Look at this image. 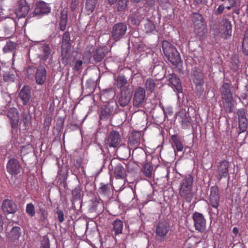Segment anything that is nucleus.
<instances>
[{"label": "nucleus", "mask_w": 248, "mask_h": 248, "mask_svg": "<svg viewBox=\"0 0 248 248\" xmlns=\"http://www.w3.org/2000/svg\"><path fill=\"white\" fill-rule=\"evenodd\" d=\"M16 46V43L11 41H9L7 43L6 46L3 47V50L5 53L8 52L9 51H12L15 49Z\"/></svg>", "instance_id": "55"}, {"label": "nucleus", "mask_w": 248, "mask_h": 248, "mask_svg": "<svg viewBox=\"0 0 248 248\" xmlns=\"http://www.w3.org/2000/svg\"><path fill=\"white\" fill-rule=\"evenodd\" d=\"M193 177L191 175L183 177L179 191L180 197L186 202H190L194 196L193 191Z\"/></svg>", "instance_id": "1"}, {"label": "nucleus", "mask_w": 248, "mask_h": 248, "mask_svg": "<svg viewBox=\"0 0 248 248\" xmlns=\"http://www.w3.org/2000/svg\"><path fill=\"white\" fill-rule=\"evenodd\" d=\"M2 72L3 78L5 82H12L15 79V76L13 73L10 71V69L7 68L5 70L0 69Z\"/></svg>", "instance_id": "33"}, {"label": "nucleus", "mask_w": 248, "mask_h": 248, "mask_svg": "<svg viewBox=\"0 0 248 248\" xmlns=\"http://www.w3.org/2000/svg\"><path fill=\"white\" fill-rule=\"evenodd\" d=\"M42 49L45 54L44 59L45 60H46L50 53V47L48 45H45L42 46Z\"/></svg>", "instance_id": "61"}, {"label": "nucleus", "mask_w": 248, "mask_h": 248, "mask_svg": "<svg viewBox=\"0 0 248 248\" xmlns=\"http://www.w3.org/2000/svg\"><path fill=\"white\" fill-rule=\"evenodd\" d=\"M248 97V83L245 86L244 92L241 94V98L243 100L246 99Z\"/></svg>", "instance_id": "64"}, {"label": "nucleus", "mask_w": 248, "mask_h": 248, "mask_svg": "<svg viewBox=\"0 0 248 248\" xmlns=\"http://www.w3.org/2000/svg\"><path fill=\"white\" fill-rule=\"evenodd\" d=\"M20 228L19 227H14L8 234V237L11 240H17L20 236Z\"/></svg>", "instance_id": "34"}, {"label": "nucleus", "mask_w": 248, "mask_h": 248, "mask_svg": "<svg viewBox=\"0 0 248 248\" xmlns=\"http://www.w3.org/2000/svg\"><path fill=\"white\" fill-rule=\"evenodd\" d=\"M92 48H90L88 52L92 54V57L94 62L97 63L101 62L107 53L106 46H98L95 50L93 49V51H91Z\"/></svg>", "instance_id": "11"}, {"label": "nucleus", "mask_w": 248, "mask_h": 248, "mask_svg": "<svg viewBox=\"0 0 248 248\" xmlns=\"http://www.w3.org/2000/svg\"><path fill=\"white\" fill-rule=\"evenodd\" d=\"M116 86L118 88H122L126 85L127 80L124 75H119L116 79Z\"/></svg>", "instance_id": "46"}, {"label": "nucleus", "mask_w": 248, "mask_h": 248, "mask_svg": "<svg viewBox=\"0 0 248 248\" xmlns=\"http://www.w3.org/2000/svg\"><path fill=\"white\" fill-rule=\"evenodd\" d=\"M128 21H129L130 23L135 26H139L141 22L140 17L137 15H131L128 17Z\"/></svg>", "instance_id": "50"}, {"label": "nucleus", "mask_w": 248, "mask_h": 248, "mask_svg": "<svg viewBox=\"0 0 248 248\" xmlns=\"http://www.w3.org/2000/svg\"><path fill=\"white\" fill-rule=\"evenodd\" d=\"M51 8L48 4L43 1L40 0L36 3V7L33 12L34 16H42L47 15L50 13Z\"/></svg>", "instance_id": "12"}, {"label": "nucleus", "mask_w": 248, "mask_h": 248, "mask_svg": "<svg viewBox=\"0 0 248 248\" xmlns=\"http://www.w3.org/2000/svg\"><path fill=\"white\" fill-rule=\"evenodd\" d=\"M145 86L147 91L152 93L155 88L156 83L154 79L149 78L146 80Z\"/></svg>", "instance_id": "45"}, {"label": "nucleus", "mask_w": 248, "mask_h": 248, "mask_svg": "<svg viewBox=\"0 0 248 248\" xmlns=\"http://www.w3.org/2000/svg\"><path fill=\"white\" fill-rule=\"evenodd\" d=\"M35 75L36 83L39 85L43 84L46 80V71L43 65H39L37 67Z\"/></svg>", "instance_id": "22"}, {"label": "nucleus", "mask_w": 248, "mask_h": 248, "mask_svg": "<svg viewBox=\"0 0 248 248\" xmlns=\"http://www.w3.org/2000/svg\"><path fill=\"white\" fill-rule=\"evenodd\" d=\"M239 122V134L246 131L248 125V120L247 117L238 119Z\"/></svg>", "instance_id": "48"}, {"label": "nucleus", "mask_w": 248, "mask_h": 248, "mask_svg": "<svg viewBox=\"0 0 248 248\" xmlns=\"http://www.w3.org/2000/svg\"><path fill=\"white\" fill-rule=\"evenodd\" d=\"M229 164V162L224 160L220 162L217 167V172L218 174V180H220L223 177H226L228 175Z\"/></svg>", "instance_id": "23"}, {"label": "nucleus", "mask_w": 248, "mask_h": 248, "mask_svg": "<svg viewBox=\"0 0 248 248\" xmlns=\"http://www.w3.org/2000/svg\"><path fill=\"white\" fill-rule=\"evenodd\" d=\"M140 134L139 132L132 133L129 138V142L131 146H137L140 141Z\"/></svg>", "instance_id": "36"}, {"label": "nucleus", "mask_w": 248, "mask_h": 248, "mask_svg": "<svg viewBox=\"0 0 248 248\" xmlns=\"http://www.w3.org/2000/svg\"><path fill=\"white\" fill-rule=\"evenodd\" d=\"M18 96L22 100L23 105H27L31 98V92L30 87L24 86L21 90Z\"/></svg>", "instance_id": "24"}, {"label": "nucleus", "mask_w": 248, "mask_h": 248, "mask_svg": "<svg viewBox=\"0 0 248 248\" xmlns=\"http://www.w3.org/2000/svg\"><path fill=\"white\" fill-rule=\"evenodd\" d=\"M152 73L155 76L157 77L160 79L163 78L166 73L164 63L161 62L158 64L155 65L153 69Z\"/></svg>", "instance_id": "26"}, {"label": "nucleus", "mask_w": 248, "mask_h": 248, "mask_svg": "<svg viewBox=\"0 0 248 248\" xmlns=\"http://www.w3.org/2000/svg\"><path fill=\"white\" fill-rule=\"evenodd\" d=\"M162 47L165 56L172 64H177L180 61L179 53L171 43L164 40L162 42Z\"/></svg>", "instance_id": "2"}, {"label": "nucleus", "mask_w": 248, "mask_h": 248, "mask_svg": "<svg viewBox=\"0 0 248 248\" xmlns=\"http://www.w3.org/2000/svg\"><path fill=\"white\" fill-rule=\"evenodd\" d=\"M161 7L164 9L170 8L171 4L169 0H157Z\"/></svg>", "instance_id": "60"}, {"label": "nucleus", "mask_w": 248, "mask_h": 248, "mask_svg": "<svg viewBox=\"0 0 248 248\" xmlns=\"http://www.w3.org/2000/svg\"><path fill=\"white\" fill-rule=\"evenodd\" d=\"M203 82L195 84V91L197 95L200 97L202 94L204 89L203 88Z\"/></svg>", "instance_id": "58"}, {"label": "nucleus", "mask_w": 248, "mask_h": 248, "mask_svg": "<svg viewBox=\"0 0 248 248\" xmlns=\"http://www.w3.org/2000/svg\"><path fill=\"white\" fill-rule=\"evenodd\" d=\"M145 151L141 148H135L133 151L132 157H134L138 162L143 161L146 157Z\"/></svg>", "instance_id": "30"}, {"label": "nucleus", "mask_w": 248, "mask_h": 248, "mask_svg": "<svg viewBox=\"0 0 248 248\" xmlns=\"http://www.w3.org/2000/svg\"><path fill=\"white\" fill-rule=\"evenodd\" d=\"M178 116L181 118V123L183 128H186L189 126V119L187 117L186 112L180 111L178 113Z\"/></svg>", "instance_id": "43"}, {"label": "nucleus", "mask_w": 248, "mask_h": 248, "mask_svg": "<svg viewBox=\"0 0 248 248\" xmlns=\"http://www.w3.org/2000/svg\"><path fill=\"white\" fill-rule=\"evenodd\" d=\"M62 43H70V35L69 31H65L62 35Z\"/></svg>", "instance_id": "62"}, {"label": "nucleus", "mask_w": 248, "mask_h": 248, "mask_svg": "<svg viewBox=\"0 0 248 248\" xmlns=\"http://www.w3.org/2000/svg\"><path fill=\"white\" fill-rule=\"evenodd\" d=\"M168 80L179 93L182 92L183 89L180 79L175 74H170Z\"/></svg>", "instance_id": "29"}, {"label": "nucleus", "mask_w": 248, "mask_h": 248, "mask_svg": "<svg viewBox=\"0 0 248 248\" xmlns=\"http://www.w3.org/2000/svg\"><path fill=\"white\" fill-rule=\"evenodd\" d=\"M171 139L173 143L172 146L173 147H175L177 151H182L183 149V145L177 138V136L175 135H172Z\"/></svg>", "instance_id": "44"}, {"label": "nucleus", "mask_w": 248, "mask_h": 248, "mask_svg": "<svg viewBox=\"0 0 248 248\" xmlns=\"http://www.w3.org/2000/svg\"><path fill=\"white\" fill-rule=\"evenodd\" d=\"M2 209L5 214H14L17 210L16 204L12 200L9 199H5L3 201Z\"/></svg>", "instance_id": "15"}, {"label": "nucleus", "mask_w": 248, "mask_h": 248, "mask_svg": "<svg viewBox=\"0 0 248 248\" xmlns=\"http://www.w3.org/2000/svg\"><path fill=\"white\" fill-rule=\"evenodd\" d=\"M145 90L141 87H138L134 91L133 98V105L137 108H142L145 100Z\"/></svg>", "instance_id": "6"}, {"label": "nucleus", "mask_w": 248, "mask_h": 248, "mask_svg": "<svg viewBox=\"0 0 248 248\" xmlns=\"http://www.w3.org/2000/svg\"><path fill=\"white\" fill-rule=\"evenodd\" d=\"M153 170V167L151 165L147 163L144 164L142 169L143 173L148 177H151L152 176V172Z\"/></svg>", "instance_id": "52"}, {"label": "nucleus", "mask_w": 248, "mask_h": 248, "mask_svg": "<svg viewBox=\"0 0 248 248\" xmlns=\"http://www.w3.org/2000/svg\"><path fill=\"white\" fill-rule=\"evenodd\" d=\"M6 168L7 171L12 175L18 174L22 169L19 162L15 158L11 159L8 161Z\"/></svg>", "instance_id": "13"}, {"label": "nucleus", "mask_w": 248, "mask_h": 248, "mask_svg": "<svg viewBox=\"0 0 248 248\" xmlns=\"http://www.w3.org/2000/svg\"><path fill=\"white\" fill-rule=\"evenodd\" d=\"M81 189L80 186H78L72 190V199L71 202L74 204L75 201L79 202L81 200Z\"/></svg>", "instance_id": "37"}, {"label": "nucleus", "mask_w": 248, "mask_h": 248, "mask_svg": "<svg viewBox=\"0 0 248 248\" xmlns=\"http://www.w3.org/2000/svg\"><path fill=\"white\" fill-rule=\"evenodd\" d=\"M31 120V116L29 112L23 111L21 114V119L20 124L23 122L24 124V128L30 125Z\"/></svg>", "instance_id": "40"}, {"label": "nucleus", "mask_w": 248, "mask_h": 248, "mask_svg": "<svg viewBox=\"0 0 248 248\" xmlns=\"http://www.w3.org/2000/svg\"><path fill=\"white\" fill-rule=\"evenodd\" d=\"M118 107L116 102L114 101H109L101 110L100 119L101 120H106L110 116H113L115 113Z\"/></svg>", "instance_id": "7"}, {"label": "nucleus", "mask_w": 248, "mask_h": 248, "mask_svg": "<svg viewBox=\"0 0 248 248\" xmlns=\"http://www.w3.org/2000/svg\"><path fill=\"white\" fill-rule=\"evenodd\" d=\"M222 101L224 110L228 113L232 112L234 103L233 98L224 99Z\"/></svg>", "instance_id": "31"}, {"label": "nucleus", "mask_w": 248, "mask_h": 248, "mask_svg": "<svg viewBox=\"0 0 248 248\" xmlns=\"http://www.w3.org/2000/svg\"><path fill=\"white\" fill-rule=\"evenodd\" d=\"M221 31L223 37L227 38L232 34V24L228 19H223L221 22Z\"/></svg>", "instance_id": "21"}, {"label": "nucleus", "mask_w": 248, "mask_h": 248, "mask_svg": "<svg viewBox=\"0 0 248 248\" xmlns=\"http://www.w3.org/2000/svg\"><path fill=\"white\" fill-rule=\"evenodd\" d=\"M126 113L124 110H119L118 112L116 111L115 113L111 118V120L113 121L115 124L119 125L122 124L126 120Z\"/></svg>", "instance_id": "28"}, {"label": "nucleus", "mask_w": 248, "mask_h": 248, "mask_svg": "<svg viewBox=\"0 0 248 248\" xmlns=\"http://www.w3.org/2000/svg\"><path fill=\"white\" fill-rule=\"evenodd\" d=\"M103 208L102 202L97 200L96 198H94L92 200V205L90 208V212L99 214L103 212Z\"/></svg>", "instance_id": "27"}, {"label": "nucleus", "mask_w": 248, "mask_h": 248, "mask_svg": "<svg viewBox=\"0 0 248 248\" xmlns=\"http://www.w3.org/2000/svg\"><path fill=\"white\" fill-rule=\"evenodd\" d=\"M126 164L117 158H113L108 166L110 170H113L115 177L117 179H124L126 176Z\"/></svg>", "instance_id": "3"}, {"label": "nucleus", "mask_w": 248, "mask_h": 248, "mask_svg": "<svg viewBox=\"0 0 248 248\" xmlns=\"http://www.w3.org/2000/svg\"><path fill=\"white\" fill-rule=\"evenodd\" d=\"M97 1V0H86V9L91 12H93L95 8Z\"/></svg>", "instance_id": "54"}, {"label": "nucleus", "mask_w": 248, "mask_h": 248, "mask_svg": "<svg viewBox=\"0 0 248 248\" xmlns=\"http://www.w3.org/2000/svg\"><path fill=\"white\" fill-rule=\"evenodd\" d=\"M26 211L27 213L31 217L35 215V211L34 206L31 203L27 205Z\"/></svg>", "instance_id": "57"}, {"label": "nucleus", "mask_w": 248, "mask_h": 248, "mask_svg": "<svg viewBox=\"0 0 248 248\" xmlns=\"http://www.w3.org/2000/svg\"><path fill=\"white\" fill-rule=\"evenodd\" d=\"M30 9V5L26 0H18L15 11L16 17L18 19L25 17L28 15Z\"/></svg>", "instance_id": "8"}, {"label": "nucleus", "mask_w": 248, "mask_h": 248, "mask_svg": "<svg viewBox=\"0 0 248 248\" xmlns=\"http://www.w3.org/2000/svg\"><path fill=\"white\" fill-rule=\"evenodd\" d=\"M7 116L10 119V123L13 129L17 131L19 122V113L16 108H10L7 112Z\"/></svg>", "instance_id": "14"}, {"label": "nucleus", "mask_w": 248, "mask_h": 248, "mask_svg": "<svg viewBox=\"0 0 248 248\" xmlns=\"http://www.w3.org/2000/svg\"><path fill=\"white\" fill-rule=\"evenodd\" d=\"M115 94V92L112 88L105 89L101 95V98L105 100L106 99H108L109 100L112 99Z\"/></svg>", "instance_id": "41"}, {"label": "nucleus", "mask_w": 248, "mask_h": 248, "mask_svg": "<svg viewBox=\"0 0 248 248\" xmlns=\"http://www.w3.org/2000/svg\"><path fill=\"white\" fill-rule=\"evenodd\" d=\"M155 30V26L153 22H152L150 20L147 19L146 20V23L144 25V31L148 33L151 32Z\"/></svg>", "instance_id": "51"}, {"label": "nucleus", "mask_w": 248, "mask_h": 248, "mask_svg": "<svg viewBox=\"0 0 248 248\" xmlns=\"http://www.w3.org/2000/svg\"><path fill=\"white\" fill-rule=\"evenodd\" d=\"M39 222L43 227H46L48 224L47 216H39Z\"/></svg>", "instance_id": "59"}, {"label": "nucleus", "mask_w": 248, "mask_h": 248, "mask_svg": "<svg viewBox=\"0 0 248 248\" xmlns=\"http://www.w3.org/2000/svg\"><path fill=\"white\" fill-rule=\"evenodd\" d=\"M110 186L109 184L104 185L99 189L100 194L104 195H107L110 192Z\"/></svg>", "instance_id": "56"}, {"label": "nucleus", "mask_w": 248, "mask_h": 248, "mask_svg": "<svg viewBox=\"0 0 248 248\" xmlns=\"http://www.w3.org/2000/svg\"><path fill=\"white\" fill-rule=\"evenodd\" d=\"M193 22L194 25V29L198 33L200 32L199 30H203L205 29V23L203 16L200 14L195 13L193 15Z\"/></svg>", "instance_id": "16"}, {"label": "nucleus", "mask_w": 248, "mask_h": 248, "mask_svg": "<svg viewBox=\"0 0 248 248\" xmlns=\"http://www.w3.org/2000/svg\"><path fill=\"white\" fill-rule=\"evenodd\" d=\"M192 217L196 230L204 232L206 230V220L202 214L196 212L193 214Z\"/></svg>", "instance_id": "10"}, {"label": "nucleus", "mask_w": 248, "mask_h": 248, "mask_svg": "<svg viewBox=\"0 0 248 248\" xmlns=\"http://www.w3.org/2000/svg\"><path fill=\"white\" fill-rule=\"evenodd\" d=\"M67 178V170L59 173L58 179L60 181V185L64 187L66 186V179Z\"/></svg>", "instance_id": "47"}, {"label": "nucleus", "mask_w": 248, "mask_h": 248, "mask_svg": "<svg viewBox=\"0 0 248 248\" xmlns=\"http://www.w3.org/2000/svg\"><path fill=\"white\" fill-rule=\"evenodd\" d=\"M218 188L217 186H213L210 189V202L212 207L217 208L219 202Z\"/></svg>", "instance_id": "17"}, {"label": "nucleus", "mask_w": 248, "mask_h": 248, "mask_svg": "<svg viewBox=\"0 0 248 248\" xmlns=\"http://www.w3.org/2000/svg\"><path fill=\"white\" fill-rule=\"evenodd\" d=\"M242 49L243 53L245 55L248 56V28L245 32L242 42Z\"/></svg>", "instance_id": "42"}, {"label": "nucleus", "mask_w": 248, "mask_h": 248, "mask_svg": "<svg viewBox=\"0 0 248 248\" xmlns=\"http://www.w3.org/2000/svg\"><path fill=\"white\" fill-rule=\"evenodd\" d=\"M191 79L194 84H198L203 81V75L198 67H194L191 72Z\"/></svg>", "instance_id": "25"}, {"label": "nucleus", "mask_w": 248, "mask_h": 248, "mask_svg": "<svg viewBox=\"0 0 248 248\" xmlns=\"http://www.w3.org/2000/svg\"><path fill=\"white\" fill-rule=\"evenodd\" d=\"M133 93V86L128 85L122 89L117 95L118 103L122 107L127 106L130 103Z\"/></svg>", "instance_id": "5"}, {"label": "nucleus", "mask_w": 248, "mask_h": 248, "mask_svg": "<svg viewBox=\"0 0 248 248\" xmlns=\"http://www.w3.org/2000/svg\"><path fill=\"white\" fill-rule=\"evenodd\" d=\"M113 231L114 232L115 235H118L122 233L123 228V223L120 220H116L113 223Z\"/></svg>", "instance_id": "39"}, {"label": "nucleus", "mask_w": 248, "mask_h": 248, "mask_svg": "<svg viewBox=\"0 0 248 248\" xmlns=\"http://www.w3.org/2000/svg\"><path fill=\"white\" fill-rule=\"evenodd\" d=\"M107 142L110 147H117L121 142V136L119 133L114 130L110 132Z\"/></svg>", "instance_id": "18"}, {"label": "nucleus", "mask_w": 248, "mask_h": 248, "mask_svg": "<svg viewBox=\"0 0 248 248\" xmlns=\"http://www.w3.org/2000/svg\"><path fill=\"white\" fill-rule=\"evenodd\" d=\"M237 114L238 116V119L245 118L246 116V111L244 108L239 109L237 110Z\"/></svg>", "instance_id": "63"}, {"label": "nucleus", "mask_w": 248, "mask_h": 248, "mask_svg": "<svg viewBox=\"0 0 248 248\" xmlns=\"http://www.w3.org/2000/svg\"><path fill=\"white\" fill-rule=\"evenodd\" d=\"M128 0H119L117 4V11L123 12L127 7Z\"/></svg>", "instance_id": "53"}, {"label": "nucleus", "mask_w": 248, "mask_h": 248, "mask_svg": "<svg viewBox=\"0 0 248 248\" xmlns=\"http://www.w3.org/2000/svg\"><path fill=\"white\" fill-rule=\"evenodd\" d=\"M53 239V235L48 233L45 235L41 241L40 248H50V240Z\"/></svg>", "instance_id": "38"}, {"label": "nucleus", "mask_w": 248, "mask_h": 248, "mask_svg": "<svg viewBox=\"0 0 248 248\" xmlns=\"http://www.w3.org/2000/svg\"><path fill=\"white\" fill-rule=\"evenodd\" d=\"M166 116V114L164 109L162 110L154 111L153 114L154 119L160 123L165 121Z\"/></svg>", "instance_id": "35"}, {"label": "nucleus", "mask_w": 248, "mask_h": 248, "mask_svg": "<svg viewBox=\"0 0 248 248\" xmlns=\"http://www.w3.org/2000/svg\"><path fill=\"white\" fill-rule=\"evenodd\" d=\"M61 21L60 23V29L62 31H64L66 27L68 20L67 11L63 9L61 13Z\"/></svg>", "instance_id": "32"}, {"label": "nucleus", "mask_w": 248, "mask_h": 248, "mask_svg": "<svg viewBox=\"0 0 248 248\" xmlns=\"http://www.w3.org/2000/svg\"><path fill=\"white\" fill-rule=\"evenodd\" d=\"M127 31L126 24L123 22H118L113 25L112 27L111 37L113 40L118 41L124 38Z\"/></svg>", "instance_id": "4"}, {"label": "nucleus", "mask_w": 248, "mask_h": 248, "mask_svg": "<svg viewBox=\"0 0 248 248\" xmlns=\"http://www.w3.org/2000/svg\"><path fill=\"white\" fill-rule=\"evenodd\" d=\"M170 224L166 220L159 222L156 227V234L161 237L166 235L170 229Z\"/></svg>", "instance_id": "19"}, {"label": "nucleus", "mask_w": 248, "mask_h": 248, "mask_svg": "<svg viewBox=\"0 0 248 248\" xmlns=\"http://www.w3.org/2000/svg\"><path fill=\"white\" fill-rule=\"evenodd\" d=\"M37 214L39 216H48L47 212L46 211V206L42 202H39L37 203Z\"/></svg>", "instance_id": "49"}, {"label": "nucleus", "mask_w": 248, "mask_h": 248, "mask_svg": "<svg viewBox=\"0 0 248 248\" xmlns=\"http://www.w3.org/2000/svg\"><path fill=\"white\" fill-rule=\"evenodd\" d=\"M22 159L25 163H30L34 159L35 154L34 149L31 144L22 147L21 150Z\"/></svg>", "instance_id": "9"}, {"label": "nucleus", "mask_w": 248, "mask_h": 248, "mask_svg": "<svg viewBox=\"0 0 248 248\" xmlns=\"http://www.w3.org/2000/svg\"><path fill=\"white\" fill-rule=\"evenodd\" d=\"M219 92L222 99L233 98L232 88L228 83H223L219 89Z\"/></svg>", "instance_id": "20"}]
</instances>
